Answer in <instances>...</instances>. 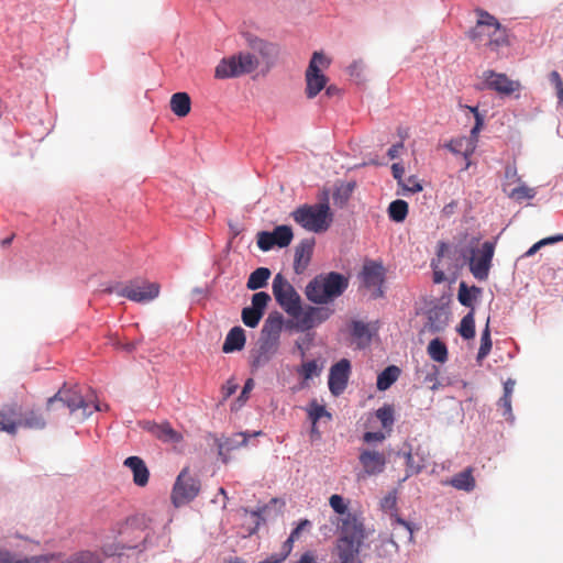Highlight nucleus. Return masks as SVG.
Instances as JSON below:
<instances>
[{"label":"nucleus","instance_id":"nucleus-52","mask_svg":"<svg viewBox=\"0 0 563 563\" xmlns=\"http://www.w3.org/2000/svg\"><path fill=\"white\" fill-rule=\"evenodd\" d=\"M329 504L336 514L346 516L347 505L345 504L342 496L336 494L332 495L329 499Z\"/></svg>","mask_w":563,"mask_h":563},{"label":"nucleus","instance_id":"nucleus-58","mask_svg":"<svg viewBox=\"0 0 563 563\" xmlns=\"http://www.w3.org/2000/svg\"><path fill=\"white\" fill-rule=\"evenodd\" d=\"M291 551H288V548L283 547V551L280 553H274L269 555L267 559L260 561L258 563H282L288 556Z\"/></svg>","mask_w":563,"mask_h":563},{"label":"nucleus","instance_id":"nucleus-55","mask_svg":"<svg viewBox=\"0 0 563 563\" xmlns=\"http://www.w3.org/2000/svg\"><path fill=\"white\" fill-rule=\"evenodd\" d=\"M423 383L431 389L438 390L440 387L439 371L435 366H432V371L428 373L423 379Z\"/></svg>","mask_w":563,"mask_h":563},{"label":"nucleus","instance_id":"nucleus-62","mask_svg":"<svg viewBox=\"0 0 563 563\" xmlns=\"http://www.w3.org/2000/svg\"><path fill=\"white\" fill-rule=\"evenodd\" d=\"M483 124H484L483 115L477 114V120H475V125L471 130V137H470L474 141V143H476V141H477V135H478L481 129L483 128Z\"/></svg>","mask_w":563,"mask_h":563},{"label":"nucleus","instance_id":"nucleus-16","mask_svg":"<svg viewBox=\"0 0 563 563\" xmlns=\"http://www.w3.org/2000/svg\"><path fill=\"white\" fill-rule=\"evenodd\" d=\"M332 313L333 309L329 307H308L305 310L300 308V313L294 318L300 330L307 331L328 320Z\"/></svg>","mask_w":563,"mask_h":563},{"label":"nucleus","instance_id":"nucleus-12","mask_svg":"<svg viewBox=\"0 0 563 563\" xmlns=\"http://www.w3.org/2000/svg\"><path fill=\"white\" fill-rule=\"evenodd\" d=\"M107 291L112 292L113 289H107ZM114 291L119 296L125 297L132 301L146 302L158 296L159 285L147 280H135L114 289Z\"/></svg>","mask_w":563,"mask_h":563},{"label":"nucleus","instance_id":"nucleus-59","mask_svg":"<svg viewBox=\"0 0 563 563\" xmlns=\"http://www.w3.org/2000/svg\"><path fill=\"white\" fill-rule=\"evenodd\" d=\"M349 74L352 77L361 78L363 70H364V63L363 60H354L349 67H347Z\"/></svg>","mask_w":563,"mask_h":563},{"label":"nucleus","instance_id":"nucleus-9","mask_svg":"<svg viewBox=\"0 0 563 563\" xmlns=\"http://www.w3.org/2000/svg\"><path fill=\"white\" fill-rule=\"evenodd\" d=\"M330 66V60L320 52H314L306 70V96L309 99L314 98L324 89L328 78L322 74L323 68Z\"/></svg>","mask_w":563,"mask_h":563},{"label":"nucleus","instance_id":"nucleus-40","mask_svg":"<svg viewBox=\"0 0 563 563\" xmlns=\"http://www.w3.org/2000/svg\"><path fill=\"white\" fill-rule=\"evenodd\" d=\"M489 317L487 318V321H486V324H485V329L483 330L482 332V336H481V346L478 349V353H477V361L481 362L482 360H484L490 352L492 350V339H490V329H489Z\"/></svg>","mask_w":563,"mask_h":563},{"label":"nucleus","instance_id":"nucleus-17","mask_svg":"<svg viewBox=\"0 0 563 563\" xmlns=\"http://www.w3.org/2000/svg\"><path fill=\"white\" fill-rule=\"evenodd\" d=\"M358 461L364 474L368 476L383 473L387 464L385 453L369 449H364L360 452Z\"/></svg>","mask_w":563,"mask_h":563},{"label":"nucleus","instance_id":"nucleus-6","mask_svg":"<svg viewBox=\"0 0 563 563\" xmlns=\"http://www.w3.org/2000/svg\"><path fill=\"white\" fill-rule=\"evenodd\" d=\"M258 65V59L253 54L240 53L230 58H223L216 67L214 77L219 79L239 77L254 71Z\"/></svg>","mask_w":563,"mask_h":563},{"label":"nucleus","instance_id":"nucleus-31","mask_svg":"<svg viewBox=\"0 0 563 563\" xmlns=\"http://www.w3.org/2000/svg\"><path fill=\"white\" fill-rule=\"evenodd\" d=\"M20 427L41 430L46 426V421L42 413L36 410H27L19 418Z\"/></svg>","mask_w":563,"mask_h":563},{"label":"nucleus","instance_id":"nucleus-46","mask_svg":"<svg viewBox=\"0 0 563 563\" xmlns=\"http://www.w3.org/2000/svg\"><path fill=\"white\" fill-rule=\"evenodd\" d=\"M472 290L479 292V288H477L475 286H473L471 289H468L465 283L460 284L457 298H459V301L461 302V305H463L465 307H472V305H473V297L471 294Z\"/></svg>","mask_w":563,"mask_h":563},{"label":"nucleus","instance_id":"nucleus-57","mask_svg":"<svg viewBox=\"0 0 563 563\" xmlns=\"http://www.w3.org/2000/svg\"><path fill=\"white\" fill-rule=\"evenodd\" d=\"M498 407L503 410V416L506 419H512L511 398L501 396L498 400Z\"/></svg>","mask_w":563,"mask_h":563},{"label":"nucleus","instance_id":"nucleus-36","mask_svg":"<svg viewBox=\"0 0 563 563\" xmlns=\"http://www.w3.org/2000/svg\"><path fill=\"white\" fill-rule=\"evenodd\" d=\"M408 214V203L405 200L397 199L390 202L388 207V217L395 222H402Z\"/></svg>","mask_w":563,"mask_h":563},{"label":"nucleus","instance_id":"nucleus-28","mask_svg":"<svg viewBox=\"0 0 563 563\" xmlns=\"http://www.w3.org/2000/svg\"><path fill=\"white\" fill-rule=\"evenodd\" d=\"M170 109L177 117H186L191 109L189 95L187 92L174 93L170 98Z\"/></svg>","mask_w":563,"mask_h":563},{"label":"nucleus","instance_id":"nucleus-7","mask_svg":"<svg viewBox=\"0 0 563 563\" xmlns=\"http://www.w3.org/2000/svg\"><path fill=\"white\" fill-rule=\"evenodd\" d=\"M273 295L277 303L291 317L300 313L301 300L294 286L279 273L273 280Z\"/></svg>","mask_w":563,"mask_h":563},{"label":"nucleus","instance_id":"nucleus-56","mask_svg":"<svg viewBox=\"0 0 563 563\" xmlns=\"http://www.w3.org/2000/svg\"><path fill=\"white\" fill-rule=\"evenodd\" d=\"M404 190L409 191L411 194L420 192L422 190V185L419 180L411 176L408 179H404L402 185H400Z\"/></svg>","mask_w":563,"mask_h":563},{"label":"nucleus","instance_id":"nucleus-48","mask_svg":"<svg viewBox=\"0 0 563 563\" xmlns=\"http://www.w3.org/2000/svg\"><path fill=\"white\" fill-rule=\"evenodd\" d=\"M254 48L258 49V52L261 53V55L266 58V59H269L274 56L277 55L278 53V48L276 45L272 44V43H266L264 41H257L254 46Z\"/></svg>","mask_w":563,"mask_h":563},{"label":"nucleus","instance_id":"nucleus-61","mask_svg":"<svg viewBox=\"0 0 563 563\" xmlns=\"http://www.w3.org/2000/svg\"><path fill=\"white\" fill-rule=\"evenodd\" d=\"M391 173L394 178L397 180L398 185H402L404 181V175H405V168L398 163L393 164L391 166Z\"/></svg>","mask_w":563,"mask_h":563},{"label":"nucleus","instance_id":"nucleus-13","mask_svg":"<svg viewBox=\"0 0 563 563\" xmlns=\"http://www.w3.org/2000/svg\"><path fill=\"white\" fill-rule=\"evenodd\" d=\"M294 238L292 230L288 225H277L272 232L260 231L256 235L257 246L263 252L272 250L274 246L286 247Z\"/></svg>","mask_w":563,"mask_h":563},{"label":"nucleus","instance_id":"nucleus-3","mask_svg":"<svg viewBox=\"0 0 563 563\" xmlns=\"http://www.w3.org/2000/svg\"><path fill=\"white\" fill-rule=\"evenodd\" d=\"M48 411H62L65 415L68 410L69 415H77L79 419H85L92 413L93 410H100L99 405L88 401L77 385L71 387L64 386L53 397L48 398L46 404Z\"/></svg>","mask_w":563,"mask_h":563},{"label":"nucleus","instance_id":"nucleus-33","mask_svg":"<svg viewBox=\"0 0 563 563\" xmlns=\"http://www.w3.org/2000/svg\"><path fill=\"white\" fill-rule=\"evenodd\" d=\"M271 271L266 267H258L249 276L246 287L250 290H256L267 285L271 277Z\"/></svg>","mask_w":563,"mask_h":563},{"label":"nucleus","instance_id":"nucleus-5","mask_svg":"<svg viewBox=\"0 0 563 563\" xmlns=\"http://www.w3.org/2000/svg\"><path fill=\"white\" fill-rule=\"evenodd\" d=\"M292 219L303 229L321 233L332 223V212L328 202L303 205L291 213Z\"/></svg>","mask_w":563,"mask_h":563},{"label":"nucleus","instance_id":"nucleus-34","mask_svg":"<svg viewBox=\"0 0 563 563\" xmlns=\"http://www.w3.org/2000/svg\"><path fill=\"white\" fill-rule=\"evenodd\" d=\"M400 369L395 366L390 365L386 367L380 374L377 376V389L378 390H386L388 389L399 377Z\"/></svg>","mask_w":563,"mask_h":563},{"label":"nucleus","instance_id":"nucleus-38","mask_svg":"<svg viewBox=\"0 0 563 563\" xmlns=\"http://www.w3.org/2000/svg\"><path fill=\"white\" fill-rule=\"evenodd\" d=\"M504 191L508 195L509 198L519 202L522 200L532 199L536 196V190L523 184L511 189H508L507 186H505Z\"/></svg>","mask_w":563,"mask_h":563},{"label":"nucleus","instance_id":"nucleus-14","mask_svg":"<svg viewBox=\"0 0 563 563\" xmlns=\"http://www.w3.org/2000/svg\"><path fill=\"white\" fill-rule=\"evenodd\" d=\"M482 78L483 88L494 90L503 96H510L521 88L518 80H511L507 75L494 70H485Z\"/></svg>","mask_w":563,"mask_h":563},{"label":"nucleus","instance_id":"nucleus-53","mask_svg":"<svg viewBox=\"0 0 563 563\" xmlns=\"http://www.w3.org/2000/svg\"><path fill=\"white\" fill-rule=\"evenodd\" d=\"M406 464L408 476L418 474L424 467L423 460L421 459L420 462L416 463L411 452L406 453Z\"/></svg>","mask_w":563,"mask_h":563},{"label":"nucleus","instance_id":"nucleus-41","mask_svg":"<svg viewBox=\"0 0 563 563\" xmlns=\"http://www.w3.org/2000/svg\"><path fill=\"white\" fill-rule=\"evenodd\" d=\"M60 563H102L98 554L90 551H80Z\"/></svg>","mask_w":563,"mask_h":563},{"label":"nucleus","instance_id":"nucleus-20","mask_svg":"<svg viewBox=\"0 0 563 563\" xmlns=\"http://www.w3.org/2000/svg\"><path fill=\"white\" fill-rule=\"evenodd\" d=\"M313 245V239H305L296 246L294 258V269L296 274H302L308 267L311 260Z\"/></svg>","mask_w":563,"mask_h":563},{"label":"nucleus","instance_id":"nucleus-22","mask_svg":"<svg viewBox=\"0 0 563 563\" xmlns=\"http://www.w3.org/2000/svg\"><path fill=\"white\" fill-rule=\"evenodd\" d=\"M278 345L279 340L261 335L257 354L254 357V365L260 366L267 363L276 354Z\"/></svg>","mask_w":563,"mask_h":563},{"label":"nucleus","instance_id":"nucleus-54","mask_svg":"<svg viewBox=\"0 0 563 563\" xmlns=\"http://www.w3.org/2000/svg\"><path fill=\"white\" fill-rule=\"evenodd\" d=\"M396 527H394V532H393V536H396V537H399V533L397 532L398 530H401L404 532V538L408 539L409 541L412 540V529L410 527V525L400 519V518H397L396 519Z\"/></svg>","mask_w":563,"mask_h":563},{"label":"nucleus","instance_id":"nucleus-60","mask_svg":"<svg viewBox=\"0 0 563 563\" xmlns=\"http://www.w3.org/2000/svg\"><path fill=\"white\" fill-rule=\"evenodd\" d=\"M367 333V325L362 321H353L352 334L355 338H363Z\"/></svg>","mask_w":563,"mask_h":563},{"label":"nucleus","instance_id":"nucleus-47","mask_svg":"<svg viewBox=\"0 0 563 563\" xmlns=\"http://www.w3.org/2000/svg\"><path fill=\"white\" fill-rule=\"evenodd\" d=\"M271 301V296L265 291L256 292L252 296V306L250 308L255 309L264 314V311Z\"/></svg>","mask_w":563,"mask_h":563},{"label":"nucleus","instance_id":"nucleus-39","mask_svg":"<svg viewBox=\"0 0 563 563\" xmlns=\"http://www.w3.org/2000/svg\"><path fill=\"white\" fill-rule=\"evenodd\" d=\"M54 555H38L25 560H19L9 552L0 551V563H46L53 560Z\"/></svg>","mask_w":563,"mask_h":563},{"label":"nucleus","instance_id":"nucleus-26","mask_svg":"<svg viewBox=\"0 0 563 563\" xmlns=\"http://www.w3.org/2000/svg\"><path fill=\"white\" fill-rule=\"evenodd\" d=\"M446 253H450V245L445 242H439L437 246V258L432 260L431 267L433 269V282L440 284L445 280V275L442 269V258Z\"/></svg>","mask_w":563,"mask_h":563},{"label":"nucleus","instance_id":"nucleus-32","mask_svg":"<svg viewBox=\"0 0 563 563\" xmlns=\"http://www.w3.org/2000/svg\"><path fill=\"white\" fill-rule=\"evenodd\" d=\"M449 321L448 312L442 308L431 309L428 313V325L431 331H442Z\"/></svg>","mask_w":563,"mask_h":563},{"label":"nucleus","instance_id":"nucleus-8","mask_svg":"<svg viewBox=\"0 0 563 563\" xmlns=\"http://www.w3.org/2000/svg\"><path fill=\"white\" fill-rule=\"evenodd\" d=\"M152 526V519L146 515H135L125 520L120 529L124 545L128 549H137L139 541L145 543L148 538L146 532Z\"/></svg>","mask_w":563,"mask_h":563},{"label":"nucleus","instance_id":"nucleus-19","mask_svg":"<svg viewBox=\"0 0 563 563\" xmlns=\"http://www.w3.org/2000/svg\"><path fill=\"white\" fill-rule=\"evenodd\" d=\"M364 283L366 287L376 288L374 297H383L382 285L385 278L384 267L377 263H369L363 269Z\"/></svg>","mask_w":563,"mask_h":563},{"label":"nucleus","instance_id":"nucleus-24","mask_svg":"<svg viewBox=\"0 0 563 563\" xmlns=\"http://www.w3.org/2000/svg\"><path fill=\"white\" fill-rule=\"evenodd\" d=\"M245 344V332L241 327L232 328L222 345V351L224 353H232L234 351H240L244 347Z\"/></svg>","mask_w":563,"mask_h":563},{"label":"nucleus","instance_id":"nucleus-25","mask_svg":"<svg viewBox=\"0 0 563 563\" xmlns=\"http://www.w3.org/2000/svg\"><path fill=\"white\" fill-rule=\"evenodd\" d=\"M283 316L279 312H272L268 314L262 328L261 335L264 338H272L279 340L283 329Z\"/></svg>","mask_w":563,"mask_h":563},{"label":"nucleus","instance_id":"nucleus-27","mask_svg":"<svg viewBox=\"0 0 563 563\" xmlns=\"http://www.w3.org/2000/svg\"><path fill=\"white\" fill-rule=\"evenodd\" d=\"M450 485L459 490L472 492L475 488V478L473 476V468L467 467L464 471L455 474L450 479Z\"/></svg>","mask_w":563,"mask_h":563},{"label":"nucleus","instance_id":"nucleus-30","mask_svg":"<svg viewBox=\"0 0 563 563\" xmlns=\"http://www.w3.org/2000/svg\"><path fill=\"white\" fill-rule=\"evenodd\" d=\"M445 146L452 153L462 154L465 158L471 156L475 150L474 141L466 136H461V137L451 140Z\"/></svg>","mask_w":563,"mask_h":563},{"label":"nucleus","instance_id":"nucleus-2","mask_svg":"<svg viewBox=\"0 0 563 563\" xmlns=\"http://www.w3.org/2000/svg\"><path fill=\"white\" fill-rule=\"evenodd\" d=\"M476 24L467 32V37L477 45H485L494 52L508 46V32L498 20L483 9L475 10Z\"/></svg>","mask_w":563,"mask_h":563},{"label":"nucleus","instance_id":"nucleus-21","mask_svg":"<svg viewBox=\"0 0 563 563\" xmlns=\"http://www.w3.org/2000/svg\"><path fill=\"white\" fill-rule=\"evenodd\" d=\"M124 466L129 467L133 473V482L140 487H144L148 483L150 472L144 461L139 456H130L125 459Z\"/></svg>","mask_w":563,"mask_h":563},{"label":"nucleus","instance_id":"nucleus-10","mask_svg":"<svg viewBox=\"0 0 563 563\" xmlns=\"http://www.w3.org/2000/svg\"><path fill=\"white\" fill-rule=\"evenodd\" d=\"M200 492V482L189 474L188 467L183 468L174 484L170 499L175 507H181L194 500Z\"/></svg>","mask_w":563,"mask_h":563},{"label":"nucleus","instance_id":"nucleus-18","mask_svg":"<svg viewBox=\"0 0 563 563\" xmlns=\"http://www.w3.org/2000/svg\"><path fill=\"white\" fill-rule=\"evenodd\" d=\"M262 431H255L253 433L238 432L233 435L225 438L223 441L218 442L219 455L222 456L224 463L228 462L227 453L245 446L251 437H258Z\"/></svg>","mask_w":563,"mask_h":563},{"label":"nucleus","instance_id":"nucleus-1","mask_svg":"<svg viewBox=\"0 0 563 563\" xmlns=\"http://www.w3.org/2000/svg\"><path fill=\"white\" fill-rule=\"evenodd\" d=\"M365 527L363 521L352 512H347L341 519L339 537L334 544V554L338 559H344L351 563H362L358 554L365 540Z\"/></svg>","mask_w":563,"mask_h":563},{"label":"nucleus","instance_id":"nucleus-43","mask_svg":"<svg viewBox=\"0 0 563 563\" xmlns=\"http://www.w3.org/2000/svg\"><path fill=\"white\" fill-rule=\"evenodd\" d=\"M394 407L391 405H384L376 411V417L380 421L383 428L390 429L394 424Z\"/></svg>","mask_w":563,"mask_h":563},{"label":"nucleus","instance_id":"nucleus-51","mask_svg":"<svg viewBox=\"0 0 563 563\" xmlns=\"http://www.w3.org/2000/svg\"><path fill=\"white\" fill-rule=\"evenodd\" d=\"M550 82L554 86L559 103H563V80L556 70H552L549 75Z\"/></svg>","mask_w":563,"mask_h":563},{"label":"nucleus","instance_id":"nucleus-64","mask_svg":"<svg viewBox=\"0 0 563 563\" xmlns=\"http://www.w3.org/2000/svg\"><path fill=\"white\" fill-rule=\"evenodd\" d=\"M296 563H317V558L313 552H305Z\"/></svg>","mask_w":563,"mask_h":563},{"label":"nucleus","instance_id":"nucleus-37","mask_svg":"<svg viewBox=\"0 0 563 563\" xmlns=\"http://www.w3.org/2000/svg\"><path fill=\"white\" fill-rule=\"evenodd\" d=\"M457 332L465 340H471L475 336V319L473 309L462 318Z\"/></svg>","mask_w":563,"mask_h":563},{"label":"nucleus","instance_id":"nucleus-29","mask_svg":"<svg viewBox=\"0 0 563 563\" xmlns=\"http://www.w3.org/2000/svg\"><path fill=\"white\" fill-rule=\"evenodd\" d=\"M150 430L157 439L164 442L177 443L183 439L181 434L174 430L168 422L161 424L154 423Z\"/></svg>","mask_w":563,"mask_h":563},{"label":"nucleus","instance_id":"nucleus-44","mask_svg":"<svg viewBox=\"0 0 563 563\" xmlns=\"http://www.w3.org/2000/svg\"><path fill=\"white\" fill-rule=\"evenodd\" d=\"M263 313L252 309L250 307H245L242 310V321L249 328H255L258 325Z\"/></svg>","mask_w":563,"mask_h":563},{"label":"nucleus","instance_id":"nucleus-15","mask_svg":"<svg viewBox=\"0 0 563 563\" xmlns=\"http://www.w3.org/2000/svg\"><path fill=\"white\" fill-rule=\"evenodd\" d=\"M350 373L351 363L346 358H342L331 366L328 385L332 395L339 396L344 391L349 382Z\"/></svg>","mask_w":563,"mask_h":563},{"label":"nucleus","instance_id":"nucleus-23","mask_svg":"<svg viewBox=\"0 0 563 563\" xmlns=\"http://www.w3.org/2000/svg\"><path fill=\"white\" fill-rule=\"evenodd\" d=\"M18 417L16 406L5 407L0 411V430L14 435L20 427Z\"/></svg>","mask_w":563,"mask_h":563},{"label":"nucleus","instance_id":"nucleus-11","mask_svg":"<svg viewBox=\"0 0 563 563\" xmlns=\"http://www.w3.org/2000/svg\"><path fill=\"white\" fill-rule=\"evenodd\" d=\"M495 242L485 241L481 249L474 250L468 261L472 275L477 280H486L492 267V261L495 253Z\"/></svg>","mask_w":563,"mask_h":563},{"label":"nucleus","instance_id":"nucleus-4","mask_svg":"<svg viewBox=\"0 0 563 563\" xmlns=\"http://www.w3.org/2000/svg\"><path fill=\"white\" fill-rule=\"evenodd\" d=\"M347 286V278L340 273L331 272L314 277L306 287V296L314 303H328L341 296Z\"/></svg>","mask_w":563,"mask_h":563},{"label":"nucleus","instance_id":"nucleus-50","mask_svg":"<svg viewBox=\"0 0 563 563\" xmlns=\"http://www.w3.org/2000/svg\"><path fill=\"white\" fill-rule=\"evenodd\" d=\"M310 526V521L307 519L301 520L298 526L291 531L289 538L285 541L284 548H288V551H291L292 543L297 540L302 530Z\"/></svg>","mask_w":563,"mask_h":563},{"label":"nucleus","instance_id":"nucleus-63","mask_svg":"<svg viewBox=\"0 0 563 563\" xmlns=\"http://www.w3.org/2000/svg\"><path fill=\"white\" fill-rule=\"evenodd\" d=\"M384 439H385V435L383 432H365L363 435V440L366 443L382 442Z\"/></svg>","mask_w":563,"mask_h":563},{"label":"nucleus","instance_id":"nucleus-49","mask_svg":"<svg viewBox=\"0 0 563 563\" xmlns=\"http://www.w3.org/2000/svg\"><path fill=\"white\" fill-rule=\"evenodd\" d=\"M298 373L303 377V379L308 380L313 376L319 375L320 368L316 361H309L301 365V368Z\"/></svg>","mask_w":563,"mask_h":563},{"label":"nucleus","instance_id":"nucleus-45","mask_svg":"<svg viewBox=\"0 0 563 563\" xmlns=\"http://www.w3.org/2000/svg\"><path fill=\"white\" fill-rule=\"evenodd\" d=\"M354 188H355V184L354 183L341 184L334 190L333 199L335 201H340L341 203L346 202L349 200V198L351 197Z\"/></svg>","mask_w":563,"mask_h":563},{"label":"nucleus","instance_id":"nucleus-35","mask_svg":"<svg viewBox=\"0 0 563 563\" xmlns=\"http://www.w3.org/2000/svg\"><path fill=\"white\" fill-rule=\"evenodd\" d=\"M429 356L439 363H444L448 360L446 345L440 339H433L428 345Z\"/></svg>","mask_w":563,"mask_h":563},{"label":"nucleus","instance_id":"nucleus-42","mask_svg":"<svg viewBox=\"0 0 563 563\" xmlns=\"http://www.w3.org/2000/svg\"><path fill=\"white\" fill-rule=\"evenodd\" d=\"M308 417L313 426L317 424V422L323 418H331V413L327 411L324 406L319 405L316 400H312L307 408Z\"/></svg>","mask_w":563,"mask_h":563}]
</instances>
